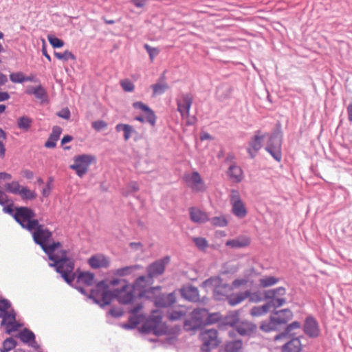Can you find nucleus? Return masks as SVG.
<instances>
[{"mask_svg": "<svg viewBox=\"0 0 352 352\" xmlns=\"http://www.w3.org/2000/svg\"><path fill=\"white\" fill-rule=\"evenodd\" d=\"M28 231L32 232V237L36 244L39 245L43 252L47 255L48 258L53 261L49 264L54 267L56 272L61 274V277L69 285H72L75 278L74 261L67 257V251L61 250L56 253L62 247L60 242H52L50 243L52 233L47 228H44L43 225L38 221H34L28 226Z\"/></svg>", "mask_w": 352, "mask_h": 352, "instance_id": "1", "label": "nucleus"}, {"mask_svg": "<svg viewBox=\"0 0 352 352\" xmlns=\"http://www.w3.org/2000/svg\"><path fill=\"white\" fill-rule=\"evenodd\" d=\"M123 285L119 288L115 289L116 299L122 305H136L139 303L138 300L144 297H151L152 292L157 289L155 287L146 288L142 283H137V278L133 284H129L126 280H123Z\"/></svg>", "mask_w": 352, "mask_h": 352, "instance_id": "2", "label": "nucleus"}, {"mask_svg": "<svg viewBox=\"0 0 352 352\" xmlns=\"http://www.w3.org/2000/svg\"><path fill=\"white\" fill-rule=\"evenodd\" d=\"M167 330V327L162 323V314L159 310L153 311L140 329L142 333L153 334L157 336L166 334Z\"/></svg>", "mask_w": 352, "mask_h": 352, "instance_id": "3", "label": "nucleus"}, {"mask_svg": "<svg viewBox=\"0 0 352 352\" xmlns=\"http://www.w3.org/2000/svg\"><path fill=\"white\" fill-rule=\"evenodd\" d=\"M169 256H165L151 263L146 268L147 276H140L137 278V283H142L146 288L151 287L153 283V278L162 274L166 265L169 263Z\"/></svg>", "mask_w": 352, "mask_h": 352, "instance_id": "4", "label": "nucleus"}, {"mask_svg": "<svg viewBox=\"0 0 352 352\" xmlns=\"http://www.w3.org/2000/svg\"><path fill=\"white\" fill-rule=\"evenodd\" d=\"M203 286L213 290L214 296L217 300H221L229 297L232 287L223 281L219 276L211 277L203 283Z\"/></svg>", "mask_w": 352, "mask_h": 352, "instance_id": "5", "label": "nucleus"}, {"mask_svg": "<svg viewBox=\"0 0 352 352\" xmlns=\"http://www.w3.org/2000/svg\"><path fill=\"white\" fill-rule=\"evenodd\" d=\"M206 309H195L184 322V328L186 331H192L206 325Z\"/></svg>", "mask_w": 352, "mask_h": 352, "instance_id": "6", "label": "nucleus"}, {"mask_svg": "<svg viewBox=\"0 0 352 352\" xmlns=\"http://www.w3.org/2000/svg\"><path fill=\"white\" fill-rule=\"evenodd\" d=\"M95 159V157L91 155H76L73 158L74 164L69 166V168L74 170L78 177H82L87 173L89 165Z\"/></svg>", "mask_w": 352, "mask_h": 352, "instance_id": "7", "label": "nucleus"}, {"mask_svg": "<svg viewBox=\"0 0 352 352\" xmlns=\"http://www.w3.org/2000/svg\"><path fill=\"white\" fill-rule=\"evenodd\" d=\"M200 339L202 342L201 350L208 352L217 348L221 342L219 338L218 331L216 329H207L200 333Z\"/></svg>", "mask_w": 352, "mask_h": 352, "instance_id": "8", "label": "nucleus"}, {"mask_svg": "<svg viewBox=\"0 0 352 352\" xmlns=\"http://www.w3.org/2000/svg\"><path fill=\"white\" fill-rule=\"evenodd\" d=\"M35 216L34 211L30 208L20 206L15 208L13 218L23 228L28 230L27 226L34 221H38L34 219Z\"/></svg>", "mask_w": 352, "mask_h": 352, "instance_id": "9", "label": "nucleus"}, {"mask_svg": "<svg viewBox=\"0 0 352 352\" xmlns=\"http://www.w3.org/2000/svg\"><path fill=\"white\" fill-rule=\"evenodd\" d=\"M155 287L157 288V289L152 292V296L145 298L148 299H151L156 307H168L175 302L176 297L175 296V291L169 294H161V287L157 286Z\"/></svg>", "mask_w": 352, "mask_h": 352, "instance_id": "10", "label": "nucleus"}, {"mask_svg": "<svg viewBox=\"0 0 352 352\" xmlns=\"http://www.w3.org/2000/svg\"><path fill=\"white\" fill-rule=\"evenodd\" d=\"M286 289L280 287L274 289L268 290L265 294V297L267 299H270V301L267 302L270 305L271 307H280L286 302Z\"/></svg>", "mask_w": 352, "mask_h": 352, "instance_id": "11", "label": "nucleus"}, {"mask_svg": "<svg viewBox=\"0 0 352 352\" xmlns=\"http://www.w3.org/2000/svg\"><path fill=\"white\" fill-rule=\"evenodd\" d=\"M192 102V96L190 94H186L183 97V104L177 105V110L180 112L182 120L187 125H192L196 122V118L189 115V110Z\"/></svg>", "mask_w": 352, "mask_h": 352, "instance_id": "12", "label": "nucleus"}, {"mask_svg": "<svg viewBox=\"0 0 352 352\" xmlns=\"http://www.w3.org/2000/svg\"><path fill=\"white\" fill-rule=\"evenodd\" d=\"M184 180L186 185L195 192H204L206 190V187L203 182L199 173L194 171L190 173H187L184 175Z\"/></svg>", "mask_w": 352, "mask_h": 352, "instance_id": "13", "label": "nucleus"}, {"mask_svg": "<svg viewBox=\"0 0 352 352\" xmlns=\"http://www.w3.org/2000/svg\"><path fill=\"white\" fill-rule=\"evenodd\" d=\"M230 204L233 214L242 219L247 214V210L237 190H232L230 194Z\"/></svg>", "mask_w": 352, "mask_h": 352, "instance_id": "14", "label": "nucleus"}, {"mask_svg": "<svg viewBox=\"0 0 352 352\" xmlns=\"http://www.w3.org/2000/svg\"><path fill=\"white\" fill-rule=\"evenodd\" d=\"M281 142V138L278 134H272L265 148L266 151L278 162H280L282 158Z\"/></svg>", "mask_w": 352, "mask_h": 352, "instance_id": "15", "label": "nucleus"}, {"mask_svg": "<svg viewBox=\"0 0 352 352\" xmlns=\"http://www.w3.org/2000/svg\"><path fill=\"white\" fill-rule=\"evenodd\" d=\"M142 303H136L133 307L129 309V312L132 315L129 316L127 323H124L122 327L125 329H133L141 322V316L138 313L142 309Z\"/></svg>", "mask_w": 352, "mask_h": 352, "instance_id": "16", "label": "nucleus"}, {"mask_svg": "<svg viewBox=\"0 0 352 352\" xmlns=\"http://www.w3.org/2000/svg\"><path fill=\"white\" fill-rule=\"evenodd\" d=\"M265 137L266 134H262L260 131H258L250 140L247 150L252 158H254L261 148L262 141Z\"/></svg>", "mask_w": 352, "mask_h": 352, "instance_id": "17", "label": "nucleus"}, {"mask_svg": "<svg viewBox=\"0 0 352 352\" xmlns=\"http://www.w3.org/2000/svg\"><path fill=\"white\" fill-rule=\"evenodd\" d=\"M115 294V289L113 291H104V292L101 294V299H98L96 298L97 296H95V291L91 290L89 298L93 300L96 304L99 305L100 307H104L106 305H109L113 299H116Z\"/></svg>", "mask_w": 352, "mask_h": 352, "instance_id": "18", "label": "nucleus"}, {"mask_svg": "<svg viewBox=\"0 0 352 352\" xmlns=\"http://www.w3.org/2000/svg\"><path fill=\"white\" fill-rule=\"evenodd\" d=\"M304 332L310 338H317L320 335L318 322L313 317H307L304 324Z\"/></svg>", "mask_w": 352, "mask_h": 352, "instance_id": "19", "label": "nucleus"}, {"mask_svg": "<svg viewBox=\"0 0 352 352\" xmlns=\"http://www.w3.org/2000/svg\"><path fill=\"white\" fill-rule=\"evenodd\" d=\"M230 326L234 327L236 331L242 336L248 335L254 330V326L247 321H239L234 320L232 322H228Z\"/></svg>", "mask_w": 352, "mask_h": 352, "instance_id": "20", "label": "nucleus"}, {"mask_svg": "<svg viewBox=\"0 0 352 352\" xmlns=\"http://www.w3.org/2000/svg\"><path fill=\"white\" fill-rule=\"evenodd\" d=\"M133 107L135 109H139L144 111L146 114V119L151 126H155L156 122V116L154 111L144 103L138 101L133 103Z\"/></svg>", "mask_w": 352, "mask_h": 352, "instance_id": "21", "label": "nucleus"}, {"mask_svg": "<svg viewBox=\"0 0 352 352\" xmlns=\"http://www.w3.org/2000/svg\"><path fill=\"white\" fill-rule=\"evenodd\" d=\"M181 294L185 299L191 302L199 301V291L197 287L186 286L180 289Z\"/></svg>", "mask_w": 352, "mask_h": 352, "instance_id": "22", "label": "nucleus"}, {"mask_svg": "<svg viewBox=\"0 0 352 352\" xmlns=\"http://www.w3.org/2000/svg\"><path fill=\"white\" fill-rule=\"evenodd\" d=\"M302 343L298 338H294L287 341L281 347L282 352H300Z\"/></svg>", "mask_w": 352, "mask_h": 352, "instance_id": "23", "label": "nucleus"}, {"mask_svg": "<svg viewBox=\"0 0 352 352\" xmlns=\"http://www.w3.org/2000/svg\"><path fill=\"white\" fill-rule=\"evenodd\" d=\"M273 316L278 325L287 323L293 318V313L288 309H284L275 312Z\"/></svg>", "mask_w": 352, "mask_h": 352, "instance_id": "24", "label": "nucleus"}, {"mask_svg": "<svg viewBox=\"0 0 352 352\" xmlns=\"http://www.w3.org/2000/svg\"><path fill=\"white\" fill-rule=\"evenodd\" d=\"M88 263L93 269L107 267L109 265V260L103 255L92 256L89 259Z\"/></svg>", "mask_w": 352, "mask_h": 352, "instance_id": "25", "label": "nucleus"}, {"mask_svg": "<svg viewBox=\"0 0 352 352\" xmlns=\"http://www.w3.org/2000/svg\"><path fill=\"white\" fill-rule=\"evenodd\" d=\"M228 175L231 182L239 183L242 181L243 178V173L241 167L232 164L228 170Z\"/></svg>", "mask_w": 352, "mask_h": 352, "instance_id": "26", "label": "nucleus"}, {"mask_svg": "<svg viewBox=\"0 0 352 352\" xmlns=\"http://www.w3.org/2000/svg\"><path fill=\"white\" fill-rule=\"evenodd\" d=\"M250 244V239L246 236H240L237 238L226 241V245L232 248L247 247Z\"/></svg>", "mask_w": 352, "mask_h": 352, "instance_id": "27", "label": "nucleus"}, {"mask_svg": "<svg viewBox=\"0 0 352 352\" xmlns=\"http://www.w3.org/2000/svg\"><path fill=\"white\" fill-rule=\"evenodd\" d=\"M190 216L192 221L196 223H204L208 220L206 213L197 208H190Z\"/></svg>", "mask_w": 352, "mask_h": 352, "instance_id": "28", "label": "nucleus"}, {"mask_svg": "<svg viewBox=\"0 0 352 352\" xmlns=\"http://www.w3.org/2000/svg\"><path fill=\"white\" fill-rule=\"evenodd\" d=\"M115 129L117 132L123 131L125 141L129 140L131 135L136 133L134 127L128 124L119 123L116 124Z\"/></svg>", "mask_w": 352, "mask_h": 352, "instance_id": "29", "label": "nucleus"}, {"mask_svg": "<svg viewBox=\"0 0 352 352\" xmlns=\"http://www.w3.org/2000/svg\"><path fill=\"white\" fill-rule=\"evenodd\" d=\"M142 268L140 265H133L125 266L121 268L116 269L113 271V274L118 276H126L132 274L135 270Z\"/></svg>", "mask_w": 352, "mask_h": 352, "instance_id": "30", "label": "nucleus"}, {"mask_svg": "<svg viewBox=\"0 0 352 352\" xmlns=\"http://www.w3.org/2000/svg\"><path fill=\"white\" fill-rule=\"evenodd\" d=\"M250 296V292L246 291L244 292L238 293L234 295L229 296L228 297V303L232 306H235L248 298Z\"/></svg>", "mask_w": 352, "mask_h": 352, "instance_id": "31", "label": "nucleus"}, {"mask_svg": "<svg viewBox=\"0 0 352 352\" xmlns=\"http://www.w3.org/2000/svg\"><path fill=\"white\" fill-rule=\"evenodd\" d=\"M243 347L241 340H234L226 342L223 346L224 352H240Z\"/></svg>", "mask_w": 352, "mask_h": 352, "instance_id": "32", "label": "nucleus"}, {"mask_svg": "<svg viewBox=\"0 0 352 352\" xmlns=\"http://www.w3.org/2000/svg\"><path fill=\"white\" fill-rule=\"evenodd\" d=\"M18 338L22 342L29 344L30 342L34 341L36 336L32 331L28 328H24L19 333Z\"/></svg>", "mask_w": 352, "mask_h": 352, "instance_id": "33", "label": "nucleus"}, {"mask_svg": "<svg viewBox=\"0 0 352 352\" xmlns=\"http://www.w3.org/2000/svg\"><path fill=\"white\" fill-rule=\"evenodd\" d=\"M278 323L276 322L274 316L272 315L270 316V319L265 321H263L261 324V329L265 332H270L273 331H276L278 329Z\"/></svg>", "mask_w": 352, "mask_h": 352, "instance_id": "34", "label": "nucleus"}, {"mask_svg": "<svg viewBox=\"0 0 352 352\" xmlns=\"http://www.w3.org/2000/svg\"><path fill=\"white\" fill-rule=\"evenodd\" d=\"M94 275L93 273L86 272L79 274L77 276L76 283H84L87 286H91L94 283Z\"/></svg>", "mask_w": 352, "mask_h": 352, "instance_id": "35", "label": "nucleus"}, {"mask_svg": "<svg viewBox=\"0 0 352 352\" xmlns=\"http://www.w3.org/2000/svg\"><path fill=\"white\" fill-rule=\"evenodd\" d=\"M153 89V96H158L163 94L168 89L166 83L163 82V77L162 76L158 82L151 86Z\"/></svg>", "mask_w": 352, "mask_h": 352, "instance_id": "36", "label": "nucleus"}, {"mask_svg": "<svg viewBox=\"0 0 352 352\" xmlns=\"http://www.w3.org/2000/svg\"><path fill=\"white\" fill-rule=\"evenodd\" d=\"M270 308H272L270 307V305L266 303L265 305H263L262 306L254 307L251 309L250 314L252 316L254 317L261 316L266 314L270 311Z\"/></svg>", "mask_w": 352, "mask_h": 352, "instance_id": "37", "label": "nucleus"}, {"mask_svg": "<svg viewBox=\"0 0 352 352\" xmlns=\"http://www.w3.org/2000/svg\"><path fill=\"white\" fill-rule=\"evenodd\" d=\"M22 186H20L19 182L12 181L10 183H6L4 185L5 190L10 194L19 195Z\"/></svg>", "mask_w": 352, "mask_h": 352, "instance_id": "38", "label": "nucleus"}, {"mask_svg": "<svg viewBox=\"0 0 352 352\" xmlns=\"http://www.w3.org/2000/svg\"><path fill=\"white\" fill-rule=\"evenodd\" d=\"M17 344L16 341L10 337L6 338L2 343V346L0 348V352H9L14 349Z\"/></svg>", "mask_w": 352, "mask_h": 352, "instance_id": "39", "label": "nucleus"}, {"mask_svg": "<svg viewBox=\"0 0 352 352\" xmlns=\"http://www.w3.org/2000/svg\"><path fill=\"white\" fill-rule=\"evenodd\" d=\"M32 122V119L28 116H23L17 120V126L20 129H22L24 131H28L31 126Z\"/></svg>", "mask_w": 352, "mask_h": 352, "instance_id": "40", "label": "nucleus"}, {"mask_svg": "<svg viewBox=\"0 0 352 352\" xmlns=\"http://www.w3.org/2000/svg\"><path fill=\"white\" fill-rule=\"evenodd\" d=\"M300 327V323L299 322L295 321L289 324L287 326L285 329V332L282 333L279 335H277L275 336L274 340H278L280 338H286L289 333L292 331L294 329H297Z\"/></svg>", "mask_w": 352, "mask_h": 352, "instance_id": "41", "label": "nucleus"}, {"mask_svg": "<svg viewBox=\"0 0 352 352\" xmlns=\"http://www.w3.org/2000/svg\"><path fill=\"white\" fill-rule=\"evenodd\" d=\"M33 95L36 98L41 100L42 102L47 100V93L41 85L36 87L35 90L33 91Z\"/></svg>", "mask_w": 352, "mask_h": 352, "instance_id": "42", "label": "nucleus"}, {"mask_svg": "<svg viewBox=\"0 0 352 352\" xmlns=\"http://www.w3.org/2000/svg\"><path fill=\"white\" fill-rule=\"evenodd\" d=\"M23 200H34L36 197V194L31 191L28 187L22 186L19 195Z\"/></svg>", "mask_w": 352, "mask_h": 352, "instance_id": "43", "label": "nucleus"}, {"mask_svg": "<svg viewBox=\"0 0 352 352\" xmlns=\"http://www.w3.org/2000/svg\"><path fill=\"white\" fill-rule=\"evenodd\" d=\"M278 282V278L274 276H265L260 279L259 283L263 287H267L276 285Z\"/></svg>", "mask_w": 352, "mask_h": 352, "instance_id": "44", "label": "nucleus"}, {"mask_svg": "<svg viewBox=\"0 0 352 352\" xmlns=\"http://www.w3.org/2000/svg\"><path fill=\"white\" fill-rule=\"evenodd\" d=\"M192 241L201 251H205L209 245L208 241L203 237H194L192 238Z\"/></svg>", "mask_w": 352, "mask_h": 352, "instance_id": "45", "label": "nucleus"}, {"mask_svg": "<svg viewBox=\"0 0 352 352\" xmlns=\"http://www.w3.org/2000/svg\"><path fill=\"white\" fill-rule=\"evenodd\" d=\"M54 56L59 60L67 61L69 60H76V56L71 52L66 50L63 53L54 52Z\"/></svg>", "mask_w": 352, "mask_h": 352, "instance_id": "46", "label": "nucleus"}, {"mask_svg": "<svg viewBox=\"0 0 352 352\" xmlns=\"http://www.w3.org/2000/svg\"><path fill=\"white\" fill-rule=\"evenodd\" d=\"M47 39L54 48H60L64 45V41L52 34L47 35Z\"/></svg>", "mask_w": 352, "mask_h": 352, "instance_id": "47", "label": "nucleus"}, {"mask_svg": "<svg viewBox=\"0 0 352 352\" xmlns=\"http://www.w3.org/2000/svg\"><path fill=\"white\" fill-rule=\"evenodd\" d=\"M220 319L219 313L209 314L206 309V325H209L218 322Z\"/></svg>", "mask_w": 352, "mask_h": 352, "instance_id": "48", "label": "nucleus"}, {"mask_svg": "<svg viewBox=\"0 0 352 352\" xmlns=\"http://www.w3.org/2000/svg\"><path fill=\"white\" fill-rule=\"evenodd\" d=\"M22 326L23 324L17 322L16 320L9 322V323L6 325V333L8 334H10L12 332L18 331V329Z\"/></svg>", "mask_w": 352, "mask_h": 352, "instance_id": "49", "label": "nucleus"}, {"mask_svg": "<svg viewBox=\"0 0 352 352\" xmlns=\"http://www.w3.org/2000/svg\"><path fill=\"white\" fill-rule=\"evenodd\" d=\"M0 318L2 319L1 322V325L3 327L8 324L9 322L16 320L15 317L12 314L7 313V311L0 313Z\"/></svg>", "mask_w": 352, "mask_h": 352, "instance_id": "50", "label": "nucleus"}, {"mask_svg": "<svg viewBox=\"0 0 352 352\" xmlns=\"http://www.w3.org/2000/svg\"><path fill=\"white\" fill-rule=\"evenodd\" d=\"M120 86L124 91L131 92L134 90V84L129 79H124L120 81Z\"/></svg>", "mask_w": 352, "mask_h": 352, "instance_id": "51", "label": "nucleus"}, {"mask_svg": "<svg viewBox=\"0 0 352 352\" xmlns=\"http://www.w3.org/2000/svg\"><path fill=\"white\" fill-rule=\"evenodd\" d=\"M108 124L102 120L94 121L91 123L92 128L96 131H100L107 127Z\"/></svg>", "mask_w": 352, "mask_h": 352, "instance_id": "52", "label": "nucleus"}, {"mask_svg": "<svg viewBox=\"0 0 352 352\" xmlns=\"http://www.w3.org/2000/svg\"><path fill=\"white\" fill-rule=\"evenodd\" d=\"M24 76L22 72H15L10 74V79L14 83H23Z\"/></svg>", "mask_w": 352, "mask_h": 352, "instance_id": "53", "label": "nucleus"}, {"mask_svg": "<svg viewBox=\"0 0 352 352\" xmlns=\"http://www.w3.org/2000/svg\"><path fill=\"white\" fill-rule=\"evenodd\" d=\"M124 314V311L122 309L117 308V307H112L110 309V310L107 314V317L109 316H112L115 318H120Z\"/></svg>", "mask_w": 352, "mask_h": 352, "instance_id": "54", "label": "nucleus"}, {"mask_svg": "<svg viewBox=\"0 0 352 352\" xmlns=\"http://www.w3.org/2000/svg\"><path fill=\"white\" fill-rule=\"evenodd\" d=\"M12 307L11 302L6 298L0 299V313L6 312Z\"/></svg>", "mask_w": 352, "mask_h": 352, "instance_id": "55", "label": "nucleus"}, {"mask_svg": "<svg viewBox=\"0 0 352 352\" xmlns=\"http://www.w3.org/2000/svg\"><path fill=\"white\" fill-rule=\"evenodd\" d=\"M211 223L214 226L224 227L227 225V221L223 217H216L211 219Z\"/></svg>", "mask_w": 352, "mask_h": 352, "instance_id": "56", "label": "nucleus"}, {"mask_svg": "<svg viewBox=\"0 0 352 352\" xmlns=\"http://www.w3.org/2000/svg\"><path fill=\"white\" fill-rule=\"evenodd\" d=\"M96 289L97 291L95 292V296H98L99 292L102 294L104 291H110L108 285L104 280H101L96 285Z\"/></svg>", "mask_w": 352, "mask_h": 352, "instance_id": "57", "label": "nucleus"}, {"mask_svg": "<svg viewBox=\"0 0 352 352\" xmlns=\"http://www.w3.org/2000/svg\"><path fill=\"white\" fill-rule=\"evenodd\" d=\"M144 48L151 60H153L159 54L160 52L157 48L153 47L148 44L144 45Z\"/></svg>", "mask_w": 352, "mask_h": 352, "instance_id": "58", "label": "nucleus"}, {"mask_svg": "<svg viewBox=\"0 0 352 352\" xmlns=\"http://www.w3.org/2000/svg\"><path fill=\"white\" fill-rule=\"evenodd\" d=\"M62 133V129L58 126H54L52 128V131L50 135V139H56L58 140L60 135Z\"/></svg>", "mask_w": 352, "mask_h": 352, "instance_id": "59", "label": "nucleus"}, {"mask_svg": "<svg viewBox=\"0 0 352 352\" xmlns=\"http://www.w3.org/2000/svg\"><path fill=\"white\" fill-rule=\"evenodd\" d=\"M139 190V186L136 182H131L128 186V192H124L123 194L127 195L129 192H137Z\"/></svg>", "mask_w": 352, "mask_h": 352, "instance_id": "60", "label": "nucleus"}, {"mask_svg": "<svg viewBox=\"0 0 352 352\" xmlns=\"http://www.w3.org/2000/svg\"><path fill=\"white\" fill-rule=\"evenodd\" d=\"M57 116L63 119L68 120L70 118L71 113L68 108H65L58 112Z\"/></svg>", "mask_w": 352, "mask_h": 352, "instance_id": "61", "label": "nucleus"}, {"mask_svg": "<svg viewBox=\"0 0 352 352\" xmlns=\"http://www.w3.org/2000/svg\"><path fill=\"white\" fill-rule=\"evenodd\" d=\"M247 283L248 280L245 278H237L233 281L232 287L238 288L246 285Z\"/></svg>", "mask_w": 352, "mask_h": 352, "instance_id": "62", "label": "nucleus"}, {"mask_svg": "<svg viewBox=\"0 0 352 352\" xmlns=\"http://www.w3.org/2000/svg\"><path fill=\"white\" fill-rule=\"evenodd\" d=\"M147 0H130L129 2L135 7L142 8L147 3Z\"/></svg>", "mask_w": 352, "mask_h": 352, "instance_id": "63", "label": "nucleus"}, {"mask_svg": "<svg viewBox=\"0 0 352 352\" xmlns=\"http://www.w3.org/2000/svg\"><path fill=\"white\" fill-rule=\"evenodd\" d=\"M58 140L56 139H50V136H49L48 140L45 143V147L47 148H53L56 145V142Z\"/></svg>", "mask_w": 352, "mask_h": 352, "instance_id": "64", "label": "nucleus"}]
</instances>
